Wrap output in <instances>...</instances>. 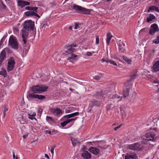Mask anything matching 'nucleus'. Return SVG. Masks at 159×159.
Returning <instances> with one entry per match:
<instances>
[{
	"instance_id": "nucleus-61",
	"label": "nucleus",
	"mask_w": 159,
	"mask_h": 159,
	"mask_svg": "<svg viewBox=\"0 0 159 159\" xmlns=\"http://www.w3.org/2000/svg\"><path fill=\"white\" fill-rule=\"evenodd\" d=\"M49 134H51V132L50 131L49 132H48V133Z\"/></svg>"
},
{
	"instance_id": "nucleus-30",
	"label": "nucleus",
	"mask_w": 159,
	"mask_h": 159,
	"mask_svg": "<svg viewBox=\"0 0 159 159\" xmlns=\"http://www.w3.org/2000/svg\"><path fill=\"white\" fill-rule=\"evenodd\" d=\"M71 141L72 142V144L73 146H75L77 144L79 143V142L77 139H75L74 138H72L71 139Z\"/></svg>"
},
{
	"instance_id": "nucleus-54",
	"label": "nucleus",
	"mask_w": 159,
	"mask_h": 159,
	"mask_svg": "<svg viewBox=\"0 0 159 159\" xmlns=\"http://www.w3.org/2000/svg\"><path fill=\"white\" fill-rule=\"evenodd\" d=\"M43 111L42 110V109H40L39 110V111L38 112L40 113V114H41Z\"/></svg>"
},
{
	"instance_id": "nucleus-60",
	"label": "nucleus",
	"mask_w": 159,
	"mask_h": 159,
	"mask_svg": "<svg viewBox=\"0 0 159 159\" xmlns=\"http://www.w3.org/2000/svg\"><path fill=\"white\" fill-rule=\"evenodd\" d=\"M116 125V124H113L112 125V126H114V125Z\"/></svg>"
},
{
	"instance_id": "nucleus-64",
	"label": "nucleus",
	"mask_w": 159,
	"mask_h": 159,
	"mask_svg": "<svg viewBox=\"0 0 159 159\" xmlns=\"http://www.w3.org/2000/svg\"><path fill=\"white\" fill-rule=\"evenodd\" d=\"M16 159H17V157H16Z\"/></svg>"
},
{
	"instance_id": "nucleus-55",
	"label": "nucleus",
	"mask_w": 159,
	"mask_h": 159,
	"mask_svg": "<svg viewBox=\"0 0 159 159\" xmlns=\"http://www.w3.org/2000/svg\"><path fill=\"white\" fill-rule=\"evenodd\" d=\"M158 70H152V72H156L157 71H158Z\"/></svg>"
},
{
	"instance_id": "nucleus-22",
	"label": "nucleus",
	"mask_w": 159,
	"mask_h": 159,
	"mask_svg": "<svg viewBox=\"0 0 159 159\" xmlns=\"http://www.w3.org/2000/svg\"><path fill=\"white\" fill-rule=\"evenodd\" d=\"M124 46L125 44L122 42L119 45V50L120 52H124Z\"/></svg>"
},
{
	"instance_id": "nucleus-21",
	"label": "nucleus",
	"mask_w": 159,
	"mask_h": 159,
	"mask_svg": "<svg viewBox=\"0 0 159 159\" xmlns=\"http://www.w3.org/2000/svg\"><path fill=\"white\" fill-rule=\"evenodd\" d=\"M79 112H75L69 115H67L66 116H65L64 117L65 118H70L73 117L75 116H78L79 115Z\"/></svg>"
},
{
	"instance_id": "nucleus-7",
	"label": "nucleus",
	"mask_w": 159,
	"mask_h": 159,
	"mask_svg": "<svg viewBox=\"0 0 159 159\" xmlns=\"http://www.w3.org/2000/svg\"><path fill=\"white\" fill-rule=\"evenodd\" d=\"M9 44L13 48L15 49H17L18 48L17 40L15 37L11 36L10 37Z\"/></svg>"
},
{
	"instance_id": "nucleus-40",
	"label": "nucleus",
	"mask_w": 159,
	"mask_h": 159,
	"mask_svg": "<svg viewBox=\"0 0 159 159\" xmlns=\"http://www.w3.org/2000/svg\"><path fill=\"white\" fill-rule=\"evenodd\" d=\"M46 120L48 121H53V118L50 116H47L46 117Z\"/></svg>"
},
{
	"instance_id": "nucleus-6",
	"label": "nucleus",
	"mask_w": 159,
	"mask_h": 159,
	"mask_svg": "<svg viewBox=\"0 0 159 159\" xmlns=\"http://www.w3.org/2000/svg\"><path fill=\"white\" fill-rule=\"evenodd\" d=\"M73 8L75 10L79 11L80 13L84 14H89L91 11V10L90 9H86L76 4L73 5Z\"/></svg>"
},
{
	"instance_id": "nucleus-53",
	"label": "nucleus",
	"mask_w": 159,
	"mask_h": 159,
	"mask_svg": "<svg viewBox=\"0 0 159 159\" xmlns=\"http://www.w3.org/2000/svg\"><path fill=\"white\" fill-rule=\"evenodd\" d=\"M45 157H46V158L49 159V157L47 154H45Z\"/></svg>"
},
{
	"instance_id": "nucleus-36",
	"label": "nucleus",
	"mask_w": 159,
	"mask_h": 159,
	"mask_svg": "<svg viewBox=\"0 0 159 159\" xmlns=\"http://www.w3.org/2000/svg\"><path fill=\"white\" fill-rule=\"evenodd\" d=\"M153 43L157 44L159 43V34L157 35V38L152 41Z\"/></svg>"
},
{
	"instance_id": "nucleus-45",
	"label": "nucleus",
	"mask_w": 159,
	"mask_h": 159,
	"mask_svg": "<svg viewBox=\"0 0 159 159\" xmlns=\"http://www.w3.org/2000/svg\"><path fill=\"white\" fill-rule=\"evenodd\" d=\"M100 77L98 76H95L94 77V78L96 80H100Z\"/></svg>"
},
{
	"instance_id": "nucleus-26",
	"label": "nucleus",
	"mask_w": 159,
	"mask_h": 159,
	"mask_svg": "<svg viewBox=\"0 0 159 159\" xmlns=\"http://www.w3.org/2000/svg\"><path fill=\"white\" fill-rule=\"evenodd\" d=\"M153 70H159V60L156 61L153 66Z\"/></svg>"
},
{
	"instance_id": "nucleus-16",
	"label": "nucleus",
	"mask_w": 159,
	"mask_h": 159,
	"mask_svg": "<svg viewBox=\"0 0 159 159\" xmlns=\"http://www.w3.org/2000/svg\"><path fill=\"white\" fill-rule=\"evenodd\" d=\"M18 5L22 8L27 5H29L30 4V2L22 0H19L18 1Z\"/></svg>"
},
{
	"instance_id": "nucleus-38",
	"label": "nucleus",
	"mask_w": 159,
	"mask_h": 159,
	"mask_svg": "<svg viewBox=\"0 0 159 159\" xmlns=\"http://www.w3.org/2000/svg\"><path fill=\"white\" fill-rule=\"evenodd\" d=\"M69 123V121L68 120L64 121L63 122L61 123V125L62 127H64L67 124Z\"/></svg>"
},
{
	"instance_id": "nucleus-27",
	"label": "nucleus",
	"mask_w": 159,
	"mask_h": 159,
	"mask_svg": "<svg viewBox=\"0 0 159 159\" xmlns=\"http://www.w3.org/2000/svg\"><path fill=\"white\" fill-rule=\"evenodd\" d=\"M107 93L106 91L105 90L100 91L99 92H97L96 93V95L97 96H100L101 95H103Z\"/></svg>"
},
{
	"instance_id": "nucleus-49",
	"label": "nucleus",
	"mask_w": 159,
	"mask_h": 159,
	"mask_svg": "<svg viewBox=\"0 0 159 159\" xmlns=\"http://www.w3.org/2000/svg\"><path fill=\"white\" fill-rule=\"evenodd\" d=\"M86 55L89 56H90L92 55V54L90 52H88L86 53Z\"/></svg>"
},
{
	"instance_id": "nucleus-51",
	"label": "nucleus",
	"mask_w": 159,
	"mask_h": 159,
	"mask_svg": "<svg viewBox=\"0 0 159 159\" xmlns=\"http://www.w3.org/2000/svg\"><path fill=\"white\" fill-rule=\"evenodd\" d=\"M79 28H80V27H79V26L77 24H75V27L74 28V29H79Z\"/></svg>"
},
{
	"instance_id": "nucleus-56",
	"label": "nucleus",
	"mask_w": 159,
	"mask_h": 159,
	"mask_svg": "<svg viewBox=\"0 0 159 159\" xmlns=\"http://www.w3.org/2000/svg\"><path fill=\"white\" fill-rule=\"evenodd\" d=\"M13 157L14 159H15V156L14 154H13Z\"/></svg>"
},
{
	"instance_id": "nucleus-2",
	"label": "nucleus",
	"mask_w": 159,
	"mask_h": 159,
	"mask_svg": "<svg viewBox=\"0 0 159 159\" xmlns=\"http://www.w3.org/2000/svg\"><path fill=\"white\" fill-rule=\"evenodd\" d=\"M34 26V22L31 20L25 21L24 23L23 29L22 30V35L24 43L26 44L29 32L33 30Z\"/></svg>"
},
{
	"instance_id": "nucleus-24",
	"label": "nucleus",
	"mask_w": 159,
	"mask_h": 159,
	"mask_svg": "<svg viewBox=\"0 0 159 159\" xmlns=\"http://www.w3.org/2000/svg\"><path fill=\"white\" fill-rule=\"evenodd\" d=\"M5 52L4 50H3L1 52V56H0V62L1 63L4 58L5 57Z\"/></svg>"
},
{
	"instance_id": "nucleus-32",
	"label": "nucleus",
	"mask_w": 159,
	"mask_h": 159,
	"mask_svg": "<svg viewBox=\"0 0 159 159\" xmlns=\"http://www.w3.org/2000/svg\"><path fill=\"white\" fill-rule=\"evenodd\" d=\"M129 88H126V89L123 91V94L124 97L128 96L129 95Z\"/></svg>"
},
{
	"instance_id": "nucleus-37",
	"label": "nucleus",
	"mask_w": 159,
	"mask_h": 159,
	"mask_svg": "<svg viewBox=\"0 0 159 159\" xmlns=\"http://www.w3.org/2000/svg\"><path fill=\"white\" fill-rule=\"evenodd\" d=\"M123 58L125 60L126 62L129 64H131V60L130 59L126 57H123Z\"/></svg>"
},
{
	"instance_id": "nucleus-62",
	"label": "nucleus",
	"mask_w": 159,
	"mask_h": 159,
	"mask_svg": "<svg viewBox=\"0 0 159 159\" xmlns=\"http://www.w3.org/2000/svg\"><path fill=\"white\" fill-rule=\"evenodd\" d=\"M6 1H10V0H5Z\"/></svg>"
},
{
	"instance_id": "nucleus-5",
	"label": "nucleus",
	"mask_w": 159,
	"mask_h": 159,
	"mask_svg": "<svg viewBox=\"0 0 159 159\" xmlns=\"http://www.w3.org/2000/svg\"><path fill=\"white\" fill-rule=\"evenodd\" d=\"M149 141L146 140L145 138H143L142 139L141 142L142 145H141L142 148L141 150H144L145 151H148L152 148L153 145L149 143H148Z\"/></svg>"
},
{
	"instance_id": "nucleus-41",
	"label": "nucleus",
	"mask_w": 159,
	"mask_h": 159,
	"mask_svg": "<svg viewBox=\"0 0 159 159\" xmlns=\"http://www.w3.org/2000/svg\"><path fill=\"white\" fill-rule=\"evenodd\" d=\"M28 115L29 116H35L36 115V114L35 112H30L28 113Z\"/></svg>"
},
{
	"instance_id": "nucleus-12",
	"label": "nucleus",
	"mask_w": 159,
	"mask_h": 159,
	"mask_svg": "<svg viewBox=\"0 0 159 159\" xmlns=\"http://www.w3.org/2000/svg\"><path fill=\"white\" fill-rule=\"evenodd\" d=\"M15 63L14 58L11 57L8 59L7 65L8 70H13L14 68V65Z\"/></svg>"
},
{
	"instance_id": "nucleus-29",
	"label": "nucleus",
	"mask_w": 159,
	"mask_h": 159,
	"mask_svg": "<svg viewBox=\"0 0 159 159\" xmlns=\"http://www.w3.org/2000/svg\"><path fill=\"white\" fill-rule=\"evenodd\" d=\"M18 120L21 124H25L26 122V120L22 116L19 117Z\"/></svg>"
},
{
	"instance_id": "nucleus-52",
	"label": "nucleus",
	"mask_w": 159,
	"mask_h": 159,
	"mask_svg": "<svg viewBox=\"0 0 159 159\" xmlns=\"http://www.w3.org/2000/svg\"><path fill=\"white\" fill-rule=\"evenodd\" d=\"M28 136V135L27 134H25L23 136V137L24 139L26 138Z\"/></svg>"
},
{
	"instance_id": "nucleus-44",
	"label": "nucleus",
	"mask_w": 159,
	"mask_h": 159,
	"mask_svg": "<svg viewBox=\"0 0 159 159\" xmlns=\"http://www.w3.org/2000/svg\"><path fill=\"white\" fill-rule=\"evenodd\" d=\"M99 42V38L98 37H96V44H98Z\"/></svg>"
},
{
	"instance_id": "nucleus-8",
	"label": "nucleus",
	"mask_w": 159,
	"mask_h": 159,
	"mask_svg": "<svg viewBox=\"0 0 159 159\" xmlns=\"http://www.w3.org/2000/svg\"><path fill=\"white\" fill-rule=\"evenodd\" d=\"M127 148L129 149L137 151H141L142 148L141 145L138 143H136L133 144H129L127 146Z\"/></svg>"
},
{
	"instance_id": "nucleus-11",
	"label": "nucleus",
	"mask_w": 159,
	"mask_h": 159,
	"mask_svg": "<svg viewBox=\"0 0 159 159\" xmlns=\"http://www.w3.org/2000/svg\"><path fill=\"white\" fill-rule=\"evenodd\" d=\"M159 29L157 25L156 24H152L149 30V34L151 35H153L155 33L159 31Z\"/></svg>"
},
{
	"instance_id": "nucleus-28",
	"label": "nucleus",
	"mask_w": 159,
	"mask_h": 159,
	"mask_svg": "<svg viewBox=\"0 0 159 159\" xmlns=\"http://www.w3.org/2000/svg\"><path fill=\"white\" fill-rule=\"evenodd\" d=\"M119 98H120V99L119 101H117L118 102L120 101L121 100L122 97L120 98V97L117 94H115L113 95L111 98V99H112Z\"/></svg>"
},
{
	"instance_id": "nucleus-63",
	"label": "nucleus",
	"mask_w": 159,
	"mask_h": 159,
	"mask_svg": "<svg viewBox=\"0 0 159 159\" xmlns=\"http://www.w3.org/2000/svg\"><path fill=\"white\" fill-rule=\"evenodd\" d=\"M1 42H2V40L0 42V44H1Z\"/></svg>"
},
{
	"instance_id": "nucleus-19",
	"label": "nucleus",
	"mask_w": 159,
	"mask_h": 159,
	"mask_svg": "<svg viewBox=\"0 0 159 159\" xmlns=\"http://www.w3.org/2000/svg\"><path fill=\"white\" fill-rule=\"evenodd\" d=\"M155 16L153 14H150L147 17V21L148 23H150L151 21L155 19Z\"/></svg>"
},
{
	"instance_id": "nucleus-33",
	"label": "nucleus",
	"mask_w": 159,
	"mask_h": 159,
	"mask_svg": "<svg viewBox=\"0 0 159 159\" xmlns=\"http://www.w3.org/2000/svg\"><path fill=\"white\" fill-rule=\"evenodd\" d=\"M48 29V25L47 23H44L42 26L41 28L42 30L44 31H46Z\"/></svg>"
},
{
	"instance_id": "nucleus-14",
	"label": "nucleus",
	"mask_w": 159,
	"mask_h": 159,
	"mask_svg": "<svg viewBox=\"0 0 159 159\" xmlns=\"http://www.w3.org/2000/svg\"><path fill=\"white\" fill-rule=\"evenodd\" d=\"M90 152L94 155H98L99 154L101 151H102L100 149L98 148L91 147L89 149Z\"/></svg>"
},
{
	"instance_id": "nucleus-15",
	"label": "nucleus",
	"mask_w": 159,
	"mask_h": 159,
	"mask_svg": "<svg viewBox=\"0 0 159 159\" xmlns=\"http://www.w3.org/2000/svg\"><path fill=\"white\" fill-rule=\"evenodd\" d=\"M147 78L148 79L150 80L152 83L155 84V85L157 86L159 84V80H157L156 81H153V79H155V77H154L153 75L151 74H147Z\"/></svg>"
},
{
	"instance_id": "nucleus-13",
	"label": "nucleus",
	"mask_w": 159,
	"mask_h": 159,
	"mask_svg": "<svg viewBox=\"0 0 159 159\" xmlns=\"http://www.w3.org/2000/svg\"><path fill=\"white\" fill-rule=\"evenodd\" d=\"M106 143L105 141H98L97 147L102 151L107 148V146Z\"/></svg>"
},
{
	"instance_id": "nucleus-39",
	"label": "nucleus",
	"mask_w": 159,
	"mask_h": 159,
	"mask_svg": "<svg viewBox=\"0 0 159 159\" xmlns=\"http://www.w3.org/2000/svg\"><path fill=\"white\" fill-rule=\"evenodd\" d=\"M109 63L111 64L112 65L114 66H117V64L116 62L114 61L110 60Z\"/></svg>"
},
{
	"instance_id": "nucleus-1",
	"label": "nucleus",
	"mask_w": 159,
	"mask_h": 159,
	"mask_svg": "<svg viewBox=\"0 0 159 159\" xmlns=\"http://www.w3.org/2000/svg\"><path fill=\"white\" fill-rule=\"evenodd\" d=\"M48 89V87L44 85H37L33 86L31 89L33 93H29L28 96L32 99L38 98L39 100L45 99L46 97L45 96L39 95L35 93H40L46 91Z\"/></svg>"
},
{
	"instance_id": "nucleus-42",
	"label": "nucleus",
	"mask_w": 159,
	"mask_h": 159,
	"mask_svg": "<svg viewBox=\"0 0 159 159\" xmlns=\"http://www.w3.org/2000/svg\"><path fill=\"white\" fill-rule=\"evenodd\" d=\"M4 110L3 111V115L4 116H5L6 114V112L8 110V108L6 107V106H5L4 107Z\"/></svg>"
},
{
	"instance_id": "nucleus-48",
	"label": "nucleus",
	"mask_w": 159,
	"mask_h": 159,
	"mask_svg": "<svg viewBox=\"0 0 159 159\" xmlns=\"http://www.w3.org/2000/svg\"><path fill=\"white\" fill-rule=\"evenodd\" d=\"M34 117V116H29L28 118L29 119H30L32 120L35 119V120H36V119Z\"/></svg>"
},
{
	"instance_id": "nucleus-20",
	"label": "nucleus",
	"mask_w": 159,
	"mask_h": 159,
	"mask_svg": "<svg viewBox=\"0 0 159 159\" xmlns=\"http://www.w3.org/2000/svg\"><path fill=\"white\" fill-rule=\"evenodd\" d=\"M154 11H156L158 12H159V10L158 7L155 6H152L149 8L148 12H152Z\"/></svg>"
},
{
	"instance_id": "nucleus-25",
	"label": "nucleus",
	"mask_w": 159,
	"mask_h": 159,
	"mask_svg": "<svg viewBox=\"0 0 159 159\" xmlns=\"http://www.w3.org/2000/svg\"><path fill=\"white\" fill-rule=\"evenodd\" d=\"M106 42L107 45H109L110 41L112 38V36L110 33H108L107 35Z\"/></svg>"
},
{
	"instance_id": "nucleus-57",
	"label": "nucleus",
	"mask_w": 159,
	"mask_h": 159,
	"mask_svg": "<svg viewBox=\"0 0 159 159\" xmlns=\"http://www.w3.org/2000/svg\"><path fill=\"white\" fill-rule=\"evenodd\" d=\"M72 26H70L69 27V29L70 30H72Z\"/></svg>"
},
{
	"instance_id": "nucleus-58",
	"label": "nucleus",
	"mask_w": 159,
	"mask_h": 159,
	"mask_svg": "<svg viewBox=\"0 0 159 159\" xmlns=\"http://www.w3.org/2000/svg\"><path fill=\"white\" fill-rule=\"evenodd\" d=\"M107 2L111 1L112 0H106Z\"/></svg>"
},
{
	"instance_id": "nucleus-17",
	"label": "nucleus",
	"mask_w": 159,
	"mask_h": 159,
	"mask_svg": "<svg viewBox=\"0 0 159 159\" xmlns=\"http://www.w3.org/2000/svg\"><path fill=\"white\" fill-rule=\"evenodd\" d=\"M82 157L84 159H90L91 157L90 153L86 151H84L82 153Z\"/></svg>"
},
{
	"instance_id": "nucleus-34",
	"label": "nucleus",
	"mask_w": 159,
	"mask_h": 159,
	"mask_svg": "<svg viewBox=\"0 0 159 159\" xmlns=\"http://www.w3.org/2000/svg\"><path fill=\"white\" fill-rule=\"evenodd\" d=\"M110 60H109L106 57H103L101 59V61L102 63L109 62Z\"/></svg>"
},
{
	"instance_id": "nucleus-9",
	"label": "nucleus",
	"mask_w": 159,
	"mask_h": 159,
	"mask_svg": "<svg viewBox=\"0 0 159 159\" xmlns=\"http://www.w3.org/2000/svg\"><path fill=\"white\" fill-rule=\"evenodd\" d=\"M49 111L54 116L59 117L62 114L61 110L58 107H54L49 109Z\"/></svg>"
},
{
	"instance_id": "nucleus-4",
	"label": "nucleus",
	"mask_w": 159,
	"mask_h": 159,
	"mask_svg": "<svg viewBox=\"0 0 159 159\" xmlns=\"http://www.w3.org/2000/svg\"><path fill=\"white\" fill-rule=\"evenodd\" d=\"M25 9L29 11L24 13V15L27 16L32 17L35 16L39 18L40 16L37 13L38 8L37 7H32L27 6L25 7Z\"/></svg>"
},
{
	"instance_id": "nucleus-46",
	"label": "nucleus",
	"mask_w": 159,
	"mask_h": 159,
	"mask_svg": "<svg viewBox=\"0 0 159 159\" xmlns=\"http://www.w3.org/2000/svg\"><path fill=\"white\" fill-rule=\"evenodd\" d=\"M76 117L75 118H72L70 119H68V120L69 121V123L70 122H72V121H75L76 119Z\"/></svg>"
},
{
	"instance_id": "nucleus-43",
	"label": "nucleus",
	"mask_w": 159,
	"mask_h": 159,
	"mask_svg": "<svg viewBox=\"0 0 159 159\" xmlns=\"http://www.w3.org/2000/svg\"><path fill=\"white\" fill-rule=\"evenodd\" d=\"M55 148V146H53L51 147V152L52 154L53 155L54 153V149Z\"/></svg>"
},
{
	"instance_id": "nucleus-23",
	"label": "nucleus",
	"mask_w": 159,
	"mask_h": 159,
	"mask_svg": "<svg viewBox=\"0 0 159 159\" xmlns=\"http://www.w3.org/2000/svg\"><path fill=\"white\" fill-rule=\"evenodd\" d=\"M135 155L127 154L125 156V159H135Z\"/></svg>"
},
{
	"instance_id": "nucleus-47",
	"label": "nucleus",
	"mask_w": 159,
	"mask_h": 159,
	"mask_svg": "<svg viewBox=\"0 0 159 159\" xmlns=\"http://www.w3.org/2000/svg\"><path fill=\"white\" fill-rule=\"evenodd\" d=\"M1 8L2 9H5L6 8V6L2 3Z\"/></svg>"
},
{
	"instance_id": "nucleus-10",
	"label": "nucleus",
	"mask_w": 159,
	"mask_h": 159,
	"mask_svg": "<svg viewBox=\"0 0 159 159\" xmlns=\"http://www.w3.org/2000/svg\"><path fill=\"white\" fill-rule=\"evenodd\" d=\"M146 139L149 141L155 142L156 140V134L153 132H149L145 135Z\"/></svg>"
},
{
	"instance_id": "nucleus-3",
	"label": "nucleus",
	"mask_w": 159,
	"mask_h": 159,
	"mask_svg": "<svg viewBox=\"0 0 159 159\" xmlns=\"http://www.w3.org/2000/svg\"><path fill=\"white\" fill-rule=\"evenodd\" d=\"M77 46V45L72 44L70 45L66 46L65 48V51L66 53L69 54V55L67 58V61L74 63L76 61L78 58V56L71 54V53L75 51L76 50L75 47Z\"/></svg>"
},
{
	"instance_id": "nucleus-31",
	"label": "nucleus",
	"mask_w": 159,
	"mask_h": 159,
	"mask_svg": "<svg viewBox=\"0 0 159 159\" xmlns=\"http://www.w3.org/2000/svg\"><path fill=\"white\" fill-rule=\"evenodd\" d=\"M91 103L92 104L93 106H98L100 105V102L97 101H92L91 102Z\"/></svg>"
},
{
	"instance_id": "nucleus-59",
	"label": "nucleus",
	"mask_w": 159,
	"mask_h": 159,
	"mask_svg": "<svg viewBox=\"0 0 159 159\" xmlns=\"http://www.w3.org/2000/svg\"><path fill=\"white\" fill-rule=\"evenodd\" d=\"M69 89H70V90H71V91H72V90H73L71 88H70Z\"/></svg>"
},
{
	"instance_id": "nucleus-50",
	"label": "nucleus",
	"mask_w": 159,
	"mask_h": 159,
	"mask_svg": "<svg viewBox=\"0 0 159 159\" xmlns=\"http://www.w3.org/2000/svg\"><path fill=\"white\" fill-rule=\"evenodd\" d=\"M122 125L121 124L120 125H119V126L116 127L114 128V130L116 131V130L120 128V127Z\"/></svg>"
},
{
	"instance_id": "nucleus-18",
	"label": "nucleus",
	"mask_w": 159,
	"mask_h": 159,
	"mask_svg": "<svg viewBox=\"0 0 159 159\" xmlns=\"http://www.w3.org/2000/svg\"><path fill=\"white\" fill-rule=\"evenodd\" d=\"M136 73H137L136 72L134 74L131 75L130 76V80L127 81V82L125 84L124 86L125 87H127L129 84L130 85L131 81L135 79V77L137 76Z\"/></svg>"
},
{
	"instance_id": "nucleus-35",
	"label": "nucleus",
	"mask_w": 159,
	"mask_h": 159,
	"mask_svg": "<svg viewBox=\"0 0 159 159\" xmlns=\"http://www.w3.org/2000/svg\"><path fill=\"white\" fill-rule=\"evenodd\" d=\"M0 75H1L4 77H6L7 76V74L6 70H2L0 71Z\"/></svg>"
}]
</instances>
